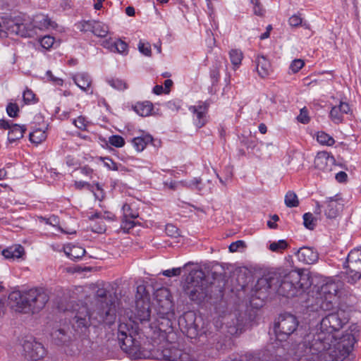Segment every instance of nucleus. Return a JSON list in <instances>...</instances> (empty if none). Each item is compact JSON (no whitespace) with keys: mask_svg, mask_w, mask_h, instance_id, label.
<instances>
[{"mask_svg":"<svg viewBox=\"0 0 361 361\" xmlns=\"http://www.w3.org/2000/svg\"><path fill=\"white\" fill-rule=\"evenodd\" d=\"M349 321L345 311L329 312L320 322L319 331L310 342L309 351L317 355L318 361H343L353 349L355 338L348 334L337 341L335 333Z\"/></svg>","mask_w":361,"mask_h":361,"instance_id":"obj_1","label":"nucleus"},{"mask_svg":"<svg viewBox=\"0 0 361 361\" xmlns=\"http://www.w3.org/2000/svg\"><path fill=\"white\" fill-rule=\"evenodd\" d=\"M292 255H287L284 264L272 270V290L286 298L300 297L312 285L308 272L302 269H293Z\"/></svg>","mask_w":361,"mask_h":361,"instance_id":"obj_2","label":"nucleus"},{"mask_svg":"<svg viewBox=\"0 0 361 361\" xmlns=\"http://www.w3.org/2000/svg\"><path fill=\"white\" fill-rule=\"evenodd\" d=\"M150 305L146 301L135 300V308L128 322H121L118 328V339L121 349L133 359L149 357V353L142 350L139 339L138 323L147 322L150 318Z\"/></svg>","mask_w":361,"mask_h":361,"instance_id":"obj_3","label":"nucleus"},{"mask_svg":"<svg viewBox=\"0 0 361 361\" xmlns=\"http://www.w3.org/2000/svg\"><path fill=\"white\" fill-rule=\"evenodd\" d=\"M106 290L99 288L96 291V296L100 299H105V301L101 300L97 304L96 308L90 312L86 305L80 307L73 318V327L82 330L87 329L91 324L105 322L111 324L115 319L116 309L115 305L111 300H106Z\"/></svg>","mask_w":361,"mask_h":361,"instance_id":"obj_4","label":"nucleus"},{"mask_svg":"<svg viewBox=\"0 0 361 361\" xmlns=\"http://www.w3.org/2000/svg\"><path fill=\"white\" fill-rule=\"evenodd\" d=\"M49 300L43 288H31L25 291L16 290L8 295L10 307L17 312L36 313L42 310Z\"/></svg>","mask_w":361,"mask_h":361,"instance_id":"obj_5","label":"nucleus"},{"mask_svg":"<svg viewBox=\"0 0 361 361\" xmlns=\"http://www.w3.org/2000/svg\"><path fill=\"white\" fill-rule=\"evenodd\" d=\"M186 281L185 292L191 300L200 301L205 297L206 280L202 270L191 271Z\"/></svg>","mask_w":361,"mask_h":361,"instance_id":"obj_6","label":"nucleus"},{"mask_svg":"<svg viewBox=\"0 0 361 361\" xmlns=\"http://www.w3.org/2000/svg\"><path fill=\"white\" fill-rule=\"evenodd\" d=\"M345 279L348 283L354 284L361 279V250L355 248L348 255L343 264Z\"/></svg>","mask_w":361,"mask_h":361,"instance_id":"obj_7","label":"nucleus"},{"mask_svg":"<svg viewBox=\"0 0 361 361\" xmlns=\"http://www.w3.org/2000/svg\"><path fill=\"white\" fill-rule=\"evenodd\" d=\"M299 322L297 317L290 313L281 314L274 322V332L277 337L283 336L284 339L297 329Z\"/></svg>","mask_w":361,"mask_h":361,"instance_id":"obj_8","label":"nucleus"},{"mask_svg":"<svg viewBox=\"0 0 361 361\" xmlns=\"http://www.w3.org/2000/svg\"><path fill=\"white\" fill-rule=\"evenodd\" d=\"M22 347L23 355L27 360L37 361L46 355V350L42 344L32 337L25 338L23 341Z\"/></svg>","mask_w":361,"mask_h":361,"instance_id":"obj_9","label":"nucleus"},{"mask_svg":"<svg viewBox=\"0 0 361 361\" xmlns=\"http://www.w3.org/2000/svg\"><path fill=\"white\" fill-rule=\"evenodd\" d=\"M156 358L166 361H197L189 350H183L175 346L165 348L156 356Z\"/></svg>","mask_w":361,"mask_h":361,"instance_id":"obj_10","label":"nucleus"},{"mask_svg":"<svg viewBox=\"0 0 361 361\" xmlns=\"http://www.w3.org/2000/svg\"><path fill=\"white\" fill-rule=\"evenodd\" d=\"M344 200L340 194H336L334 197H328L325 201L326 209L325 215L329 219L337 217L343 211Z\"/></svg>","mask_w":361,"mask_h":361,"instance_id":"obj_11","label":"nucleus"},{"mask_svg":"<svg viewBox=\"0 0 361 361\" xmlns=\"http://www.w3.org/2000/svg\"><path fill=\"white\" fill-rule=\"evenodd\" d=\"M295 250L294 254L298 261L307 264H312L317 262L319 254L317 250L312 247L304 246Z\"/></svg>","mask_w":361,"mask_h":361,"instance_id":"obj_12","label":"nucleus"},{"mask_svg":"<svg viewBox=\"0 0 361 361\" xmlns=\"http://www.w3.org/2000/svg\"><path fill=\"white\" fill-rule=\"evenodd\" d=\"M189 110L192 114L195 125L199 128L204 126L207 121L208 105L206 103L201 102L198 105L190 106Z\"/></svg>","mask_w":361,"mask_h":361,"instance_id":"obj_13","label":"nucleus"},{"mask_svg":"<svg viewBox=\"0 0 361 361\" xmlns=\"http://www.w3.org/2000/svg\"><path fill=\"white\" fill-rule=\"evenodd\" d=\"M335 162V159L326 152H319L314 158V167L323 171H330Z\"/></svg>","mask_w":361,"mask_h":361,"instance_id":"obj_14","label":"nucleus"},{"mask_svg":"<svg viewBox=\"0 0 361 361\" xmlns=\"http://www.w3.org/2000/svg\"><path fill=\"white\" fill-rule=\"evenodd\" d=\"M341 288L342 283L339 280L336 281L332 279H328L321 286L319 295L337 298V295Z\"/></svg>","mask_w":361,"mask_h":361,"instance_id":"obj_15","label":"nucleus"},{"mask_svg":"<svg viewBox=\"0 0 361 361\" xmlns=\"http://www.w3.org/2000/svg\"><path fill=\"white\" fill-rule=\"evenodd\" d=\"M75 85L82 91L89 94H93V90L91 89L92 78L90 75L85 72L78 73L73 76Z\"/></svg>","mask_w":361,"mask_h":361,"instance_id":"obj_16","label":"nucleus"},{"mask_svg":"<svg viewBox=\"0 0 361 361\" xmlns=\"http://www.w3.org/2000/svg\"><path fill=\"white\" fill-rule=\"evenodd\" d=\"M161 293L165 296V299L162 301L157 300V310L158 314L161 317H168L169 314H171L172 305L171 302L169 300V293L166 288L161 289L158 291L157 295Z\"/></svg>","mask_w":361,"mask_h":361,"instance_id":"obj_17","label":"nucleus"},{"mask_svg":"<svg viewBox=\"0 0 361 361\" xmlns=\"http://www.w3.org/2000/svg\"><path fill=\"white\" fill-rule=\"evenodd\" d=\"M6 29L8 34H14L26 37L30 35V30L26 24L18 20H11L7 22Z\"/></svg>","mask_w":361,"mask_h":361,"instance_id":"obj_18","label":"nucleus"},{"mask_svg":"<svg viewBox=\"0 0 361 361\" xmlns=\"http://www.w3.org/2000/svg\"><path fill=\"white\" fill-rule=\"evenodd\" d=\"M255 63L259 75L262 78L269 76L271 67L269 59L264 55H259L255 60Z\"/></svg>","mask_w":361,"mask_h":361,"instance_id":"obj_19","label":"nucleus"},{"mask_svg":"<svg viewBox=\"0 0 361 361\" xmlns=\"http://www.w3.org/2000/svg\"><path fill=\"white\" fill-rule=\"evenodd\" d=\"M317 307L315 310H321L323 311H331L334 310V304L337 302V298H330L328 296L319 295L317 298Z\"/></svg>","mask_w":361,"mask_h":361,"instance_id":"obj_20","label":"nucleus"},{"mask_svg":"<svg viewBox=\"0 0 361 361\" xmlns=\"http://www.w3.org/2000/svg\"><path fill=\"white\" fill-rule=\"evenodd\" d=\"M25 253L23 246L20 245H15L11 246L2 251V255L6 259H18L20 258Z\"/></svg>","mask_w":361,"mask_h":361,"instance_id":"obj_21","label":"nucleus"},{"mask_svg":"<svg viewBox=\"0 0 361 361\" xmlns=\"http://www.w3.org/2000/svg\"><path fill=\"white\" fill-rule=\"evenodd\" d=\"M152 140L153 138L149 134H142L140 136L134 137L132 140V143L135 149L140 152H142L147 145L152 142Z\"/></svg>","mask_w":361,"mask_h":361,"instance_id":"obj_22","label":"nucleus"},{"mask_svg":"<svg viewBox=\"0 0 361 361\" xmlns=\"http://www.w3.org/2000/svg\"><path fill=\"white\" fill-rule=\"evenodd\" d=\"M52 340L57 345L67 343L71 338V334L65 328H59L54 330L51 334Z\"/></svg>","mask_w":361,"mask_h":361,"instance_id":"obj_23","label":"nucleus"},{"mask_svg":"<svg viewBox=\"0 0 361 361\" xmlns=\"http://www.w3.org/2000/svg\"><path fill=\"white\" fill-rule=\"evenodd\" d=\"M65 254L71 259L78 260L85 254V250L78 245H68L64 248Z\"/></svg>","mask_w":361,"mask_h":361,"instance_id":"obj_24","label":"nucleus"},{"mask_svg":"<svg viewBox=\"0 0 361 361\" xmlns=\"http://www.w3.org/2000/svg\"><path fill=\"white\" fill-rule=\"evenodd\" d=\"M26 128L24 126L18 124H11V128L8 133V140L10 142H13L23 137Z\"/></svg>","mask_w":361,"mask_h":361,"instance_id":"obj_25","label":"nucleus"},{"mask_svg":"<svg viewBox=\"0 0 361 361\" xmlns=\"http://www.w3.org/2000/svg\"><path fill=\"white\" fill-rule=\"evenodd\" d=\"M180 184L182 187L190 189V190H196L197 191H201L203 189V183L202 180L200 177L193 178L191 180H184L180 181Z\"/></svg>","mask_w":361,"mask_h":361,"instance_id":"obj_26","label":"nucleus"},{"mask_svg":"<svg viewBox=\"0 0 361 361\" xmlns=\"http://www.w3.org/2000/svg\"><path fill=\"white\" fill-rule=\"evenodd\" d=\"M47 138L46 130L43 128H36L30 133V140L35 144H39Z\"/></svg>","mask_w":361,"mask_h":361,"instance_id":"obj_27","label":"nucleus"},{"mask_svg":"<svg viewBox=\"0 0 361 361\" xmlns=\"http://www.w3.org/2000/svg\"><path fill=\"white\" fill-rule=\"evenodd\" d=\"M35 26L39 27V29H47L50 27L54 26V23L51 20V19L45 15H39L37 16L35 19Z\"/></svg>","mask_w":361,"mask_h":361,"instance_id":"obj_28","label":"nucleus"},{"mask_svg":"<svg viewBox=\"0 0 361 361\" xmlns=\"http://www.w3.org/2000/svg\"><path fill=\"white\" fill-rule=\"evenodd\" d=\"M92 33L99 37H105L109 33V27L102 22L94 20Z\"/></svg>","mask_w":361,"mask_h":361,"instance_id":"obj_29","label":"nucleus"},{"mask_svg":"<svg viewBox=\"0 0 361 361\" xmlns=\"http://www.w3.org/2000/svg\"><path fill=\"white\" fill-rule=\"evenodd\" d=\"M229 57L233 68H238L243 58V52L240 49H233L229 51Z\"/></svg>","mask_w":361,"mask_h":361,"instance_id":"obj_30","label":"nucleus"},{"mask_svg":"<svg viewBox=\"0 0 361 361\" xmlns=\"http://www.w3.org/2000/svg\"><path fill=\"white\" fill-rule=\"evenodd\" d=\"M152 110V105L149 102L137 104L135 106V111L141 116H147Z\"/></svg>","mask_w":361,"mask_h":361,"instance_id":"obj_31","label":"nucleus"},{"mask_svg":"<svg viewBox=\"0 0 361 361\" xmlns=\"http://www.w3.org/2000/svg\"><path fill=\"white\" fill-rule=\"evenodd\" d=\"M290 245L286 240H278L272 241V252L283 253L289 247Z\"/></svg>","mask_w":361,"mask_h":361,"instance_id":"obj_32","label":"nucleus"},{"mask_svg":"<svg viewBox=\"0 0 361 361\" xmlns=\"http://www.w3.org/2000/svg\"><path fill=\"white\" fill-rule=\"evenodd\" d=\"M285 204L288 207H295L299 204L297 195L293 191H288L285 195Z\"/></svg>","mask_w":361,"mask_h":361,"instance_id":"obj_33","label":"nucleus"},{"mask_svg":"<svg viewBox=\"0 0 361 361\" xmlns=\"http://www.w3.org/2000/svg\"><path fill=\"white\" fill-rule=\"evenodd\" d=\"M47 224H50L54 227H56L61 232L66 233V234H73L75 233V231L74 230H65L62 227L59 225V219L56 216H52L49 219H42Z\"/></svg>","mask_w":361,"mask_h":361,"instance_id":"obj_34","label":"nucleus"},{"mask_svg":"<svg viewBox=\"0 0 361 361\" xmlns=\"http://www.w3.org/2000/svg\"><path fill=\"white\" fill-rule=\"evenodd\" d=\"M317 219L312 213L307 212L303 214V225L309 230H314L316 226Z\"/></svg>","mask_w":361,"mask_h":361,"instance_id":"obj_35","label":"nucleus"},{"mask_svg":"<svg viewBox=\"0 0 361 361\" xmlns=\"http://www.w3.org/2000/svg\"><path fill=\"white\" fill-rule=\"evenodd\" d=\"M114 214L109 212H105L104 213L102 212H95L88 216L90 220H108L113 221L114 219Z\"/></svg>","mask_w":361,"mask_h":361,"instance_id":"obj_36","label":"nucleus"},{"mask_svg":"<svg viewBox=\"0 0 361 361\" xmlns=\"http://www.w3.org/2000/svg\"><path fill=\"white\" fill-rule=\"evenodd\" d=\"M317 141L327 146H332L335 143L334 139L324 132H319L317 136Z\"/></svg>","mask_w":361,"mask_h":361,"instance_id":"obj_37","label":"nucleus"},{"mask_svg":"<svg viewBox=\"0 0 361 361\" xmlns=\"http://www.w3.org/2000/svg\"><path fill=\"white\" fill-rule=\"evenodd\" d=\"M106 81L111 87L118 90H124L128 87L126 82L119 78H112L107 79Z\"/></svg>","mask_w":361,"mask_h":361,"instance_id":"obj_38","label":"nucleus"},{"mask_svg":"<svg viewBox=\"0 0 361 361\" xmlns=\"http://www.w3.org/2000/svg\"><path fill=\"white\" fill-rule=\"evenodd\" d=\"M136 300L147 301L149 302V296L146 291V287L144 285H139L137 287V292L135 295Z\"/></svg>","mask_w":361,"mask_h":361,"instance_id":"obj_39","label":"nucleus"},{"mask_svg":"<svg viewBox=\"0 0 361 361\" xmlns=\"http://www.w3.org/2000/svg\"><path fill=\"white\" fill-rule=\"evenodd\" d=\"M112 47L114 49L112 51H116L121 54H126L128 53V44L121 39L114 41Z\"/></svg>","mask_w":361,"mask_h":361,"instance_id":"obj_40","label":"nucleus"},{"mask_svg":"<svg viewBox=\"0 0 361 361\" xmlns=\"http://www.w3.org/2000/svg\"><path fill=\"white\" fill-rule=\"evenodd\" d=\"M330 118L334 123L338 124L343 121V114L336 106H333L330 111Z\"/></svg>","mask_w":361,"mask_h":361,"instance_id":"obj_41","label":"nucleus"},{"mask_svg":"<svg viewBox=\"0 0 361 361\" xmlns=\"http://www.w3.org/2000/svg\"><path fill=\"white\" fill-rule=\"evenodd\" d=\"M124 218H130L135 219L138 217V213L136 211H133L130 206L128 204H123L122 207Z\"/></svg>","mask_w":361,"mask_h":361,"instance_id":"obj_42","label":"nucleus"},{"mask_svg":"<svg viewBox=\"0 0 361 361\" xmlns=\"http://www.w3.org/2000/svg\"><path fill=\"white\" fill-rule=\"evenodd\" d=\"M109 142L114 147H121L125 145L124 139L120 135H112L109 137Z\"/></svg>","mask_w":361,"mask_h":361,"instance_id":"obj_43","label":"nucleus"},{"mask_svg":"<svg viewBox=\"0 0 361 361\" xmlns=\"http://www.w3.org/2000/svg\"><path fill=\"white\" fill-rule=\"evenodd\" d=\"M94 20H87L80 22L77 26L81 32H92L93 23Z\"/></svg>","mask_w":361,"mask_h":361,"instance_id":"obj_44","label":"nucleus"},{"mask_svg":"<svg viewBox=\"0 0 361 361\" xmlns=\"http://www.w3.org/2000/svg\"><path fill=\"white\" fill-rule=\"evenodd\" d=\"M91 221L94 222V224L92 226V231L97 233H102L105 231L106 225L104 224L103 220H91Z\"/></svg>","mask_w":361,"mask_h":361,"instance_id":"obj_45","label":"nucleus"},{"mask_svg":"<svg viewBox=\"0 0 361 361\" xmlns=\"http://www.w3.org/2000/svg\"><path fill=\"white\" fill-rule=\"evenodd\" d=\"M297 120L298 122L307 124L310 121V116L308 114V110L306 107H304L300 109V114L297 116Z\"/></svg>","mask_w":361,"mask_h":361,"instance_id":"obj_46","label":"nucleus"},{"mask_svg":"<svg viewBox=\"0 0 361 361\" xmlns=\"http://www.w3.org/2000/svg\"><path fill=\"white\" fill-rule=\"evenodd\" d=\"M134 226V219L123 217L121 228L124 231V232H128L130 228H133Z\"/></svg>","mask_w":361,"mask_h":361,"instance_id":"obj_47","label":"nucleus"},{"mask_svg":"<svg viewBox=\"0 0 361 361\" xmlns=\"http://www.w3.org/2000/svg\"><path fill=\"white\" fill-rule=\"evenodd\" d=\"M6 112L10 117L14 118L18 116L19 112L18 106L16 103H9L6 106Z\"/></svg>","mask_w":361,"mask_h":361,"instance_id":"obj_48","label":"nucleus"},{"mask_svg":"<svg viewBox=\"0 0 361 361\" xmlns=\"http://www.w3.org/2000/svg\"><path fill=\"white\" fill-rule=\"evenodd\" d=\"M40 44L43 48L49 49L54 45V38L49 35L44 36L40 39Z\"/></svg>","mask_w":361,"mask_h":361,"instance_id":"obj_49","label":"nucleus"},{"mask_svg":"<svg viewBox=\"0 0 361 361\" xmlns=\"http://www.w3.org/2000/svg\"><path fill=\"white\" fill-rule=\"evenodd\" d=\"M138 49L139 51L144 55L147 56H151V46L148 42H144L142 41H140L138 44Z\"/></svg>","mask_w":361,"mask_h":361,"instance_id":"obj_50","label":"nucleus"},{"mask_svg":"<svg viewBox=\"0 0 361 361\" xmlns=\"http://www.w3.org/2000/svg\"><path fill=\"white\" fill-rule=\"evenodd\" d=\"M92 192L95 198L102 200L104 197V193L102 187L99 185V183H95L93 185V190H89Z\"/></svg>","mask_w":361,"mask_h":361,"instance_id":"obj_51","label":"nucleus"},{"mask_svg":"<svg viewBox=\"0 0 361 361\" xmlns=\"http://www.w3.org/2000/svg\"><path fill=\"white\" fill-rule=\"evenodd\" d=\"M305 65V62L302 59H295L293 60L290 65V69L293 73H298Z\"/></svg>","mask_w":361,"mask_h":361,"instance_id":"obj_52","label":"nucleus"},{"mask_svg":"<svg viewBox=\"0 0 361 361\" xmlns=\"http://www.w3.org/2000/svg\"><path fill=\"white\" fill-rule=\"evenodd\" d=\"M23 99L25 104H30L35 101V94L32 90L27 89L23 92Z\"/></svg>","mask_w":361,"mask_h":361,"instance_id":"obj_53","label":"nucleus"},{"mask_svg":"<svg viewBox=\"0 0 361 361\" xmlns=\"http://www.w3.org/2000/svg\"><path fill=\"white\" fill-rule=\"evenodd\" d=\"M165 231L166 233L171 237L176 238L180 235L178 229L173 224H167Z\"/></svg>","mask_w":361,"mask_h":361,"instance_id":"obj_54","label":"nucleus"},{"mask_svg":"<svg viewBox=\"0 0 361 361\" xmlns=\"http://www.w3.org/2000/svg\"><path fill=\"white\" fill-rule=\"evenodd\" d=\"M73 123L78 128L84 130L86 129L87 121L83 116H78L76 119L73 120Z\"/></svg>","mask_w":361,"mask_h":361,"instance_id":"obj_55","label":"nucleus"},{"mask_svg":"<svg viewBox=\"0 0 361 361\" xmlns=\"http://www.w3.org/2000/svg\"><path fill=\"white\" fill-rule=\"evenodd\" d=\"M47 76L49 78V80L55 85L62 86L63 84V79L56 77L53 75L51 71H47L46 73Z\"/></svg>","mask_w":361,"mask_h":361,"instance_id":"obj_56","label":"nucleus"},{"mask_svg":"<svg viewBox=\"0 0 361 361\" xmlns=\"http://www.w3.org/2000/svg\"><path fill=\"white\" fill-rule=\"evenodd\" d=\"M181 267L173 268L171 269H167L162 272V274L167 277L177 276H180L182 271Z\"/></svg>","mask_w":361,"mask_h":361,"instance_id":"obj_57","label":"nucleus"},{"mask_svg":"<svg viewBox=\"0 0 361 361\" xmlns=\"http://www.w3.org/2000/svg\"><path fill=\"white\" fill-rule=\"evenodd\" d=\"M245 243L243 240H237L235 242L232 243L229 245V251L231 252H235L238 251V250L240 247H245Z\"/></svg>","mask_w":361,"mask_h":361,"instance_id":"obj_58","label":"nucleus"},{"mask_svg":"<svg viewBox=\"0 0 361 361\" xmlns=\"http://www.w3.org/2000/svg\"><path fill=\"white\" fill-rule=\"evenodd\" d=\"M289 25L291 27H298L302 23V18L296 15H293L291 17H290L289 20Z\"/></svg>","mask_w":361,"mask_h":361,"instance_id":"obj_59","label":"nucleus"},{"mask_svg":"<svg viewBox=\"0 0 361 361\" xmlns=\"http://www.w3.org/2000/svg\"><path fill=\"white\" fill-rule=\"evenodd\" d=\"M74 185L76 189L81 190L86 188L87 190H93V185H91L85 181H75Z\"/></svg>","mask_w":361,"mask_h":361,"instance_id":"obj_60","label":"nucleus"},{"mask_svg":"<svg viewBox=\"0 0 361 361\" xmlns=\"http://www.w3.org/2000/svg\"><path fill=\"white\" fill-rule=\"evenodd\" d=\"M104 165L109 169L116 171L118 170L117 164L111 159L106 157L104 159Z\"/></svg>","mask_w":361,"mask_h":361,"instance_id":"obj_61","label":"nucleus"},{"mask_svg":"<svg viewBox=\"0 0 361 361\" xmlns=\"http://www.w3.org/2000/svg\"><path fill=\"white\" fill-rule=\"evenodd\" d=\"M336 106L338 107V109H339L341 110V112L343 114H347L350 111V106L346 102H341L340 104L338 106Z\"/></svg>","mask_w":361,"mask_h":361,"instance_id":"obj_62","label":"nucleus"},{"mask_svg":"<svg viewBox=\"0 0 361 361\" xmlns=\"http://www.w3.org/2000/svg\"><path fill=\"white\" fill-rule=\"evenodd\" d=\"M336 180L339 183H345L347 181L348 175L344 171H340L336 174Z\"/></svg>","mask_w":361,"mask_h":361,"instance_id":"obj_63","label":"nucleus"},{"mask_svg":"<svg viewBox=\"0 0 361 361\" xmlns=\"http://www.w3.org/2000/svg\"><path fill=\"white\" fill-rule=\"evenodd\" d=\"M286 100V95L282 94L281 93H276V95L272 98V102L276 103L277 102L280 103H283Z\"/></svg>","mask_w":361,"mask_h":361,"instance_id":"obj_64","label":"nucleus"}]
</instances>
